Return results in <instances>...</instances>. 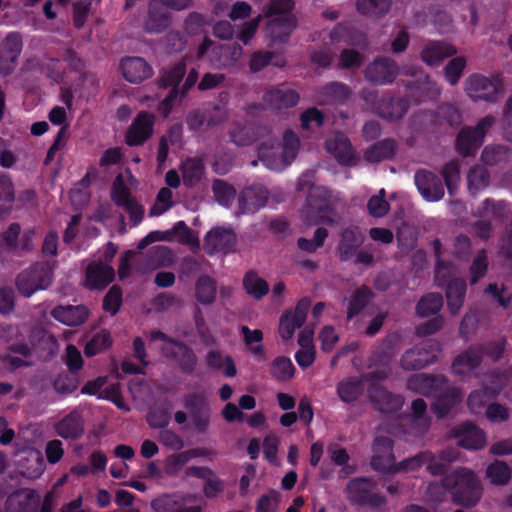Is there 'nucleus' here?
Returning a JSON list of instances; mask_svg holds the SVG:
<instances>
[{"instance_id": "obj_1", "label": "nucleus", "mask_w": 512, "mask_h": 512, "mask_svg": "<svg viewBox=\"0 0 512 512\" xmlns=\"http://www.w3.org/2000/svg\"><path fill=\"white\" fill-rule=\"evenodd\" d=\"M444 482L457 505L470 508L481 498L480 481L476 474L467 468H459L449 473L444 477Z\"/></svg>"}, {"instance_id": "obj_2", "label": "nucleus", "mask_w": 512, "mask_h": 512, "mask_svg": "<svg viewBox=\"0 0 512 512\" xmlns=\"http://www.w3.org/2000/svg\"><path fill=\"white\" fill-rule=\"evenodd\" d=\"M56 495L48 491L43 498L34 489L19 488L8 495L5 501L6 512H53Z\"/></svg>"}, {"instance_id": "obj_3", "label": "nucleus", "mask_w": 512, "mask_h": 512, "mask_svg": "<svg viewBox=\"0 0 512 512\" xmlns=\"http://www.w3.org/2000/svg\"><path fill=\"white\" fill-rule=\"evenodd\" d=\"M329 189L324 186L311 187L301 209V217L308 225L327 224L333 226L335 220L328 214L334 212Z\"/></svg>"}, {"instance_id": "obj_4", "label": "nucleus", "mask_w": 512, "mask_h": 512, "mask_svg": "<svg viewBox=\"0 0 512 512\" xmlns=\"http://www.w3.org/2000/svg\"><path fill=\"white\" fill-rule=\"evenodd\" d=\"M376 482L369 477L351 479L346 486V493L352 505L381 509L387 504L385 496L374 492Z\"/></svg>"}, {"instance_id": "obj_5", "label": "nucleus", "mask_w": 512, "mask_h": 512, "mask_svg": "<svg viewBox=\"0 0 512 512\" xmlns=\"http://www.w3.org/2000/svg\"><path fill=\"white\" fill-rule=\"evenodd\" d=\"M300 147V139L292 130H286L283 135L282 151L279 157L266 143L259 147V157L261 161L272 170H280L291 164L297 157Z\"/></svg>"}, {"instance_id": "obj_6", "label": "nucleus", "mask_w": 512, "mask_h": 512, "mask_svg": "<svg viewBox=\"0 0 512 512\" xmlns=\"http://www.w3.org/2000/svg\"><path fill=\"white\" fill-rule=\"evenodd\" d=\"M440 353V343L435 339H426L402 355L400 366L407 371L420 370L437 361Z\"/></svg>"}, {"instance_id": "obj_7", "label": "nucleus", "mask_w": 512, "mask_h": 512, "mask_svg": "<svg viewBox=\"0 0 512 512\" xmlns=\"http://www.w3.org/2000/svg\"><path fill=\"white\" fill-rule=\"evenodd\" d=\"M52 278L53 272L47 265L35 264L18 274L15 285L18 292L28 298L39 290L47 289Z\"/></svg>"}, {"instance_id": "obj_8", "label": "nucleus", "mask_w": 512, "mask_h": 512, "mask_svg": "<svg viewBox=\"0 0 512 512\" xmlns=\"http://www.w3.org/2000/svg\"><path fill=\"white\" fill-rule=\"evenodd\" d=\"M182 401L195 430L205 434L209 429L211 417V408L206 397L201 393H189L184 395Z\"/></svg>"}, {"instance_id": "obj_9", "label": "nucleus", "mask_w": 512, "mask_h": 512, "mask_svg": "<svg viewBox=\"0 0 512 512\" xmlns=\"http://www.w3.org/2000/svg\"><path fill=\"white\" fill-rule=\"evenodd\" d=\"M399 74V66L395 60L386 56H378L369 63L364 71L365 79L375 85L392 84Z\"/></svg>"}, {"instance_id": "obj_10", "label": "nucleus", "mask_w": 512, "mask_h": 512, "mask_svg": "<svg viewBox=\"0 0 512 512\" xmlns=\"http://www.w3.org/2000/svg\"><path fill=\"white\" fill-rule=\"evenodd\" d=\"M465 91L474 101L495 102L500 91V84L497 80L475 73L466 79Z\"/></svg>"}, {"instance_id": "obj_11", "label": "nucleus", "mask_w": 512, "mask_h": 512, "mask_svg": "<svg viewBox=\"0 0 512 512\" xmlns=\"http://www.w3.org/2000/svg\"><path fill=\"white\" fill-rule=\"evenodd\" d=\"M365 234L358 225L351 224L339 234L337 253L341 262L350 261L365 241Z\"/></svg>"}, {"instance_id": "obj_12", "label": "nucleus", "mask_w": 512, "mask_h": 512, "mask_svg": "<svg viewBox=\"0 0 512 512\" xmlns=\"http://www.w3.org/2000/svg\"><path fill=\"white\" fill-rule=\"evenodd\" d=\"M237 242L235 232L230 228L215 227L205 236L203 248L208 255L234 251Z\"/></svg>"}, {"instance_id": "obj_13", "label": "nucleus", "mask_w": 512, "mask_h": 512, "mask_svg": "<svg viewBox=\"0 0 512 512\" xmlns=\"http://www.w3.org/2000/svg\"><path fill=\"white\" fill-rule=\"evenodd\" d=\"M367 391L370 401L381 413L393 414L402 409L404 404L403 398L400 395L390 392L383 385L371 383Z\"/></svg>"}, {"instance_id": "obj_14", "label": "nucleus", "mask_w": 512, "mask_h": 512, "mask_svg": "<svg viewBox=\"0 0 512 512\" xmlns=\"http://www.w3.org/2000/svg\"><path fill=\"white\" fill-rule=\"evenodd\" d=\"M262 100L266 108L281 111L295 107L300 101V95L286 85H279L267 90Z\"/></svg>"}, {"instance_id": "obj_15", "label": "nucleus", "mask_w": 512, "mask_h": 512, "mask_svg": "<svg viewBox=\"0 0 512 512\" xmlns=\"http://www.w3.org/2000/svg\"><path fill=\"white\" fill-rule=\"evenodd\" d=\"M415 185L421 196L430 202L439 201L444 196L442 178L435 173L420 169L414 175Z\"/></svg>"}, {"instance_id": "obj_16", "label": "nucleus", "mask_w": 512, "mask_h": 512, "mask_svg": "<svg viewBox=\"0 0 512 512\" xmlns=\"http://www.w3.org/2000/svg\"><path fill=\"white\" fill-rule=\"evenodd\" d=\"M23 48L20 33L9 32L0 43V70L11 73L16 65Z\"/></svg>"}, {"instance_id": "obj_17", "label": "nucleus", "mask_w": 512, "mask_h": 512, "mask_svg": "<svg viewBox=\"0 0 512 512\" xmlns=\"http://www.w3.org/2000/svg\"><path fill=\"white\" fill-rule=\"evenodd\" d=\"M114 279V268L107 263H103L102 260H94L86 267L85 287L89 290H102Z\"/></svg>"}, {"instance_id": "obj_18", "label": "nucleus", "mask_w": 512, "mask_h": 512, "mask_svg": "<svg viewBox=\"0 0 512 512\" xmlns=\"http://www.w3.org/2000/svg\"><path fill=\"white\" fill-rule=\"evenodd\" d=\"M154 126V116L148 112L141 111L133 120L125 135V142L128 146H139L147 141Z\"/></svg>"}, {"instance_id": "obj_19", "label": "nucleus", "mask_w": 512, "mask_h": 512, "mask_svg": "<svg viewBox=\"0 0 512 512\" xmlns=\"http://www.w3.org/2000/svg\"><path fill=\"white\" fill-rule=\"evenodd\" d=\"M297 26L298 19L295 15H282L270 19L264 31L273 42L286 43Z\"/></svg>"}, {"instance_id": "obj_20", "label": "nucleus", "mask_w": 512, "mask_h": 512, "mask_svg": "<svg viewBox=\"0 0 512 512\" xmlns=\"http://www.w3.org/2000/svg\"><path fill=\"white\" fill-rule=\"evenodd\" d=\"M163 353L169 359L177 362L180 371L185 375H192L197 367L198 358L191 347L185 342H175V346L163 349Z\"/></svg>"}, {"instance_id": "obj_21", "label": "nucleus", "mask_w": 512, "mask_h": 512, "mask_svg": "<svg viewBox=\"0 0 512 512\" xmlns=\"http://www.w3.org/2000/svg\"><path fill=\"white\" fill-rule=\"evenodd\" d=\"M120 70L124 79L130 83L138 84L150 78L153 74L152 67L138 56H126L120 61Z\"/></svg>"}, {"instance_id": "obj_22", "label": "nucleus", "mask_w": 512, "mask_h": 512, "mask_svg": "<svg viewBox=\"0 0 512 512\" xmlns=\"http://www.w3.org/2000/svg\"><path fill=\"white\" fill-rule=\"evenodd\" d=\"M269 192L261 185H253L245 188L238 197V208L241 214L257 212L268 201Z\"/></svg>"}, {"instance_id": "obj_23", "label": "nucleus", "mask_w": 512, "mask_h": 512, "mask_svg": "<svg viewBox=\"0 0 512 512\" xmlns=\"http://www.w3.org/2000/svg\"><path fill=\"white\" fill-rule=\"evenodd\" d=\"M55 431L58 436L66 440H77L84 434V418L78 409H73L55 426Z\"/></svg>"}, {"instance_id": "obj_24", "label": "nucleus", "mask_w": 512, "mask_h": 512, "mask_svg": "<svg viewBox=\"0 0 512 512\" xmlns=\"http://www.w3.org/2000/svg\"><path fill=\"white\" fill-rule=\"evenodd\" d=\"M448 384V379L444 375L435 374H416L409 378L407 386L425 396L434 395L442 390Z\"/></svg>"}, {"instance_id": "obj_25", "label": "nucleus", "mask_w": 512, "mask_h": 512, "mask_svg": "<svg viewBox=\"0 0 512 512\" xmlns=\"http://www.w3.org/2000/svg\"><path fill=\"white\" fill-rule=\"evenodd\" d=\"M410 107L404 97L383 96L376 106L375 113L383 119L397 121L402 119Z\"/></svg>"}, {"instance_id": "obj_26", "label": "nucleus", "mask_w": 512, "mask_h": 512, "mask_svg": "<svg viewBox=\"0 0 512 512\" xmlns=\"http://www.w3.org/2000/svg\"><path fill=\"white\" fill-rule=\"evenodd\" d=\"M455 437L460 447L468 450H480L486 444L485 432L472 423H464L455 430Z\"/></svg>"}, {"instance_id": "obj_27", "label": "nucleus", "mask_w": 512, "mask_h": 512, "mask_svg": "<svg viewBox=\"0 0 512 512\" xmlns=\"http://www.w3.org/2000/svg\"><path fill=\"white\" fill-rule=\"evenodd\" d=\"M481 347L470 345L466 350L457 355L452 363V370L458 376H466L482 363Z\"/></svg>"}, {"instance_id": "obj_28", "label": "nucleus", "mask_w": 512, "mask_h": 512, "mask_svg": "<svg viewBox=\"0 0 512 512\" xmlns=\"http://www.w3.org/2000/svg\"><path fill=\"white\" fill-rule=\"evenodd\" d=\"M171 22L169 10L159 0H152L149 3L148 16L145 21V29L150 33L163 32Z\"/></svg>"}, {"instance_id": "obj_29", "label": "nucleus", "mask_w": 512, "mask_h": 512, "mask_svg": "<svg viewBox=\"0 0 512 512\" xmlns=\"http://www.w3.org/2000/svg\"><path fill=\"white\" fill-rule=\"evenodd\" d=\"M51 316L67 326L76 327L86 321L89 310L84 305H58L52 309Z\"/></svg>"}, {"instance_id": "obj_30", "label": "nucleus", "mask_w": 512, "mask_h": 512, "mask_svg": "<svg viewBox=\"0 0 512 512\" xmlns=\"http://www.w3.org/2000/svg\"><path fill=\"white\" fill-rule=\"evenodd\" d=\"M457 53L456 48L444 41H430L421 51V60L428 66H438L444 59Z\"/></svg>"}, {"instance_id": "obj_31", "label": "nucleus", "mask_w": 512, "mask_h": 512, "mask_svg": "<svg viewBox=\"0 0 512 512\" xmlns=\"http://www.w3.org/2000/svg\"><path fill=\"white\" fill-rule=\"evenodd\" d=\"M434 396L431 409L437 418H444L462 399L460 391L455 387H448V384Z\"/></svg>"}, {"instance_id": "obj_32", "label": "nucleus", "mask_w": 512, "mask_h": 512, "mask_svg": "<svg viewBox=\"0 0 512 512\" xmlns=\"http://www.w3.org/2000/svg\"><path fill=\"white\" fill-rule=\"evenodd\" d=\"M396 150L397 142L393 138H385L367 147L364 151V159L370 164L391 160Z\"/></svg>"}, {"instance_id": "obj_33", "label": "nucleus", "mask_w": 512, "mask_h": 512, "mask_svg": "<svg viewBox=\"0 0 512 512\" xmlns=\"http://www.w3.org/2000/svg\"><path fill=\"white\" fill-rule=\"evenodd\" d=\"M484 140L472 129L462 128L455 139V150L462 157L474 156Z\"/></svg>"}, {"instance_id": "obj_34", "label": "nucleus", "mask_w": 512, "mask_h": 512, "mask_svg": "<svg viewBox=\"0 0 512 512\" xmlns=\"http://www.w3.org/2000/svg\"><path fill=\"white\" fill-rule=\"evenodd\" d=\"M186 474L205 480L203 492L207 498L216 497L224 489L222 481L215 477L213 471L208 467L191 466L188 467Z\"/></svg>"}, {"instance_id": "obj_35", "label": "nucleus", "mask_w": 512, "mask_h": 512, "mask_svg": "<svg viewBox=\"0 0 512 512\" xmlns=\"http://www.w3.org/2000/svg\"><path fill=\"white\" fill-rule=\"evenodd\" d=\"M467 285L464 279L454 278L447 282L446 298L448 310L452 315H457L463 306Z\"/></svg>"}, {"instance_id": "obj_36", "label": "nucleus", "mask_w": 512, "mask_h": 512, "mask_svg": "<svg viewBox=\"0 0 512 512\" xmlns=\"http://www.w3.org/2000/svg\"><path fill=\"white\" fill-rule=\"evenodd\" d=\"M351 88L342 82L332 81L322 85L318 90L319 97L325 103L344 104L351 96Z\"/></svg>"}, {"instance_id": "obj_37", "label": "nucleus", "mask_w": 512, "mask_h": 512, "mask_svg": "<svg viewBox=\"0 0 512 512\" xmlns=\"http://www.w3.org/2000/svg\"><path fill=\"white\" fill-rule=\"evenodd\" d=\"M205 363L212 371H222L225 377L232 378L237 374V368L232 356H223L219 350L208 351L205 355Z\"/></svg>"}, {"instance_id": "obj_38", "label": "nucleus", "mask_w": 512, "mask_h": 512, "mask_svg": "<svg viewBox=\"0 0 512 512\" xmlns=\"http://www.w3.org/2000/svg\"><path fill=\"white\" fill-rule=\"evenodd\" d=\"M183 183L186 187L192 188L197 186L205 173V165L199 157H188L181 163Z\"/></svg>"}, {"instance_id": "obj_39", "label": "nucleus", "mask_w": 512, "mask_h": 512, "mask_svg": "<svg viewBox=\"0 0 512 512\" xmlns=\"http://www.w3.org/2000/svg\"><path fill=\"white\" fill-rule=\"evenodd\" d=\"M364 391L365 384L361 377L344 378L337 384V395L345 403H352L358 400Z\"/></svg>"}, {"instance_id": "obj_40", "label": "nucleus", "mask_w": 512, "mask_h": 512, "mask_svg": "<svg viewBox=\"0 0 512 512\" xmlns=\"http://www.w3.org/2000/svg\"><path fill=\"white\" fill-rule=\"evenodd\" d=\"M217 295V282L209 275H201L195 283V297L202 305L214 303Z\"/></svg>"}, {"instance_id": "obj_41", "label": "nucleus", "mask_w": 512, "mask_h": 512, "mask_svg": "<svg viewBox=\"0 0 512 512\" xmlns=\"http://www.w3.org/2000/svg\"><path fill=\"white\" fill-rule=\"evenodd\" d=\"M372 297L373 292L368 286L363 285L357 288L347 302V319L351 320L359 315L368 305Z\"/></svg>"}, {"instance_id": "obj_42", "label": "nucleus", "mask_w": 512, "mask_h": 512, "mask_svg": "<svg viewBox=\"0 0 512 512\" xmlns=\"http://www.w3.org/2000/svg\"><path fill=\"white\" fill-rule=\"evenodd\" d=\"M229 135L231 142L240 147L249 146L259 138L258 129L252 124L235 123Z\"/></svg>"}, {"instance_id": "obj_43", "label": "nucleus", "mask_w": 512, "mask_h": 512, "mask_svg": "<svg viewBox=\"0 0 512 512\" xmlns=\"http://www.w3.org/2000/svg\"><path fill=\"white\" fill-rule=\"evenodd\" d=\"M328 150L342 165H350L353 161V148L350 140L344 136H336L333 141L327 143Z\"/></svg>"}, {"instance_id": "obj_44", "label": "nucleus", "mask_w": 512, "mask_h": 512, "mask_svg": "<svg viewBox=\"0 0 512 512\" xmlns=\"http://www.w3.org/2000/svg\"><path fill=\"white\" fill-rule=\"evenodd\" d=\"M243 288L255 300L263 299L269 292L267 281L259 277L253 270L248 271L244 275Z\"/></svg>"}, {"instance_id": "obj_45", "label": "nucleus", "mask_w": 512, "mask_h": 512, "mask_svg": "<svg viewBox=\"0 0 512 512\" xmlns=\"http://www.w3.org/2000/svg\"><path fill=\"white\" fill-rule=\"evenodd\" d=\"M486 476L493 485H506L512 476L511 467L502 460H494L486 469Z\"/></svg>"}, {"instance_id": "obj_46", "label": "nucleus", "mask_w": 512, "mask_h": 512, "mask_svg": "<svg viewBox=\"0 0 512 512\" xmlns=\"http://www.w3.org/2000/svg\"><path fill=\"white\" fill-rule=\"evenodd\" d=\"M392 0H356L357 11L365 16H385L391 9Z\"/></svg>"}, {"instance_id": "obj_47", "label": "nucleus", "mask_w": 512, "mask_h": 512, "mask_svg": "<svg viewBox=\"0 0 512 512\" xmlns=\"http://www.w3.org/2000/svg\"><path fill=\"white\" fill-rule=\"evenodd\" d=\"M443 306V297L439 293H427L420 298L416 305V312L420 317L437 315Z\"/></svg>"}, {"instance_id": "obj_48", "label": "nucleus", "mask_w": 512, "mask_h": 512, "mask_svg": "<svg viewBox=\"0 0 512 512\" xmlns=\"http://www.w3.org/2000/svg\"><path fill=\"white\" fill-rule=\"evenodd\" d=\"M112 345V337L108 330L102 329L87 341L84 347V354L87 357H93L104 350L108 349Z\"/></svg>"}, {"instance_id": "obj_49", "label": "nucleus", "mask_w": 512, "mask_h": 512, "mask_svg": "<svg viewBox=\"0 0 512 512\" xmlns=\"http://www.w3.org/2000/svg\"><path fill=\"white\" fill-rule=\"evenodd\" d=\"M467 181L469 192L476 195L489 185L490 173L484 166L475 165L469 169Z\"/></svg>"}, {"instance_id": "obj_50", "label": "nucleus", "mask_w": 512, "mask_h": 512, "mask_svg": "<svg viewBox=\"0 0 512 512\" xmlns=\"http://www.w3.org/2000/svg\"><path fill=\"white\" fill-rule=\"evenodd\" d=\"M481 382L490 397H496L506 386L507 375L500 369H493L484 375Z\"/></svg>"}, {"instance_id": "obj_51", "label": "nucleus", "mask_w": 512, "mask_h": 512, "mask_svg": "<svg viewBox=\"0 0 512 512\" xmlns=\"http://www.w3.org/2000/svg\"><path fill=\"white\" fill-rule=\"evenodd\" d=\"M151 506L155 512H201L199 506H183L170 496L154 499Z\"/></svg>"}, {"instance_id": "obj_52", "label": "nucleus", "mask_w": 512, "mask_h": 512, "mask_svg": "<svg viewBox=\"0 0 512 512\" xmlns=\"http://www.w3.org/2000/svg\"><path fill=\"white\" fill-rule=\"evenodd\" d=\"M295 367L292 361L285 357H276L270 366V374L277 381L284 382L290 380L294 376Z\"/></svg>"}, {"instance_id": "obj_53", "label": "nucleus", "mask_w": 512, "mask_h": 512, "mask_svg": "<svg viewBox=\"0 0 512 512\" xmlns=\"http://www.w3.org/2000/svg\"><path fill=\"white\" fill-rule=\"evenodd\" d=\"M186 73V62L184 59L178 61L171 68L165 70L159 78V85L163 88L179 86Z\"/></svg>"}, {"instance_id": "obj_54", "label": "nucleus", "mask_w": 512, "mask_h": 512, "mask_svg": "<svg viewBox=\"0 0 512 512\" xmlns=\"http://www.w3.org/2000/svg\"><path fill=\"white\" fill-rule=\"evenodd\" d=\"M212 191L216 202L225 207H229L232 204L236 195L235 188L221 179H215L213 181Z\"/></svg>"}, {"instance_id": "obj_55", "label": "nucleus", "mask_w": 512, "mask_h": 512, "mask_svg": "<svg viewBox=\"0 0 512 512\" xmlns=\"http://www.w3.org/2000/svg\"><path fill=\"white\" fill-rule=\"evenodd\" d=\"M305 322L300 320L292 310H286L279 320V334L283 340H289L293 337L296 329L303 326Z\"/></svg>"}, {"instance_id": "obj_56", "label": "nucleus", "mask_w": 512, "mask_h": 512, "mask_svg": "<svg viewBox=\"0 0 512 512\" xmlns=\"http://www.w3.org/2000/svg\"><path fill=\"white\" fill-rule=\"evenodd\" d=\"M110 197L112 202L119 208L135 198L132 196L131 190L126 185L121 174L115 178L112 184Z\"/></svg>"}, {"instance_id": "obj_57", "label": "nucleus", "mask_w": 512, "mask_h": 512, "mask_svg": "<svg viewBox=\"0 0 512 512\" xmlns=\"http://www.w3.org/2000/svg\"><path fill=\"white\" fill-rule=\"evenodd\" d=\"M170 418L171 415L169 408L162 404L149 409L146 416V421L148 425L153 429H163L169 425Z\"/></svg>"}, {"instance_id": "obj_58", "label": "nucleus", "mask_w": 512, "mask_h": 512, "mask_svg": "<svg viewBox=\"0 0 512 512\" xmlns=\"http://www.w3.org/2000/svg\"><path fill=\"white\" fill-rule=\"evenodd\" d=\"M21 233V226L17 222L9 224V226L0 232V248L7 253H14L18 247V240Z\"/></svg>"}, {"instance_id": "obj_59", "label": "nucleus", "mask_w": 512, "mask_h": 512, "mask_svg": "<svg viewBox=\"0 0 512 512\" xmlns=\"http://www.w3.org/2000/svg\"><path fill=\"white\" fill-rule=\"evenodd\" d=\"M295 7L293 0H270L264 7L263 18H274L282 15H293L292 11Z\"/></svg>"}, {"instance_id": "obj_60", "label": "nucleus", "mask_w": 512, "mask_h": 512, "mask_svg": "<svg viewBox=\"0 0 512 512\" xmlns=\"http://www.w3.org/2000/svg\"><path fill=\"white\" fill-rule=\"evenodd\" d=\"M329 232L324 227H318L315 232L313 239H307L304 237H300L297 240V246L300 250L307 253H315L319 248H321L327 237Z\"/></svg>"}, {"instance_id": "obj_61", "label": "nucleus", "mask_w": 512, "mask_h": 512, "mask_svg": "<svg viewBox=\"0 0 512 512\" xmlns=\"http://www.w3.org/2000/svg\"><path fill=\"white\" fill-rule=\"evenodd\" d=\"M123 303V291L118 285H113L105 294L102 302V308L111 316L116 315Z\"/></svg>"}, {"instance_id": "obj_62", "label": "nucleus", "mask_w": 512, "mask_h": 512, "mask_svg": "<svg viewBox=\"0 0 512 512\" xmlns=\"http://www.w3.org/2000/svg\"><path fill=\"white\" fill-rule=\"evenodd\" d=\"M172 234H177L179 236L180 243L184 245H189L192 248L199 249L200 248V240L198 234L192 230L185 221H178L174 224L172 228Z\"/></svg>"}, {"instance_id": "obj_63", "label": "nucleus", "mask_w": 512, "mask_h": 512, "mask_svg": "<svg viewBox=\"0 0 512 512\" xmlns=\"http://www.w3.org/2000/svg\"><path fill=\"white\" fill-rule=\"evenodd\" d=\"M193 456H196L194 450L169 455L165 460V472L168 475H176Z\"/></svg>"}, {"instance_id": "obj_64", "label": "nucleus", "mask_w": 512, "mask_h": 512, "mask_svg": "<svg viewBox=\"0 0 512 512\" xmlns=\"http://www.w3.org/2000/svg\"><path fill=\"white\" fill-rule=\"evenodd\" d=\"M465 67L466 60L464 57L460 56L452 58L444 68L446 81L451 86H455L459 82Z\"/></svg>"}]
</instances>
